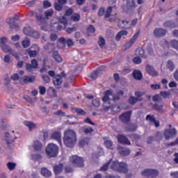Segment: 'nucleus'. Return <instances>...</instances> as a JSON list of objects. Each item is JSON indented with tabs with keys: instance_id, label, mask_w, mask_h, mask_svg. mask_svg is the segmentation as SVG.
Instances as JSON below:
<instances>
[{
	"instance_id": "obj_28",
	"label": "nucleus",
	"mask_w": 178,
	"mask_h": 178,
	"mask_svg": "<svg viewBox=\"0 0 178 178\" xmlns=\"http://www.w3.org/2000/svg\"><path fill=\"white\" fill-rule=\"evenodd\" d=\"M53 82L55 86H60L62 84V76L57 75L53 79Z\"/></svg>"
},
{
	"instance_id": "obj_55",
	"label": "nucleus",
	"mask_w": 178,
	"mask_h": 178,
	"mask_svg": "<svg viewBox=\"0 0 178 178\" xmlns=\"http://www.w3.org/2000/svg\"><path fill=\"white\" fill-rule=\"evenodd\" d=\"M97 77H98V72L97 71L93 72L90 76V78L91 79V80H95V79H97Z\"/></svg>"
},
{
	"instance_id": "obj_8",
	"label": "nucleus",
	"mask_w": 178,
	"mask_h": 178,
	"mask_svg": "<svg viewBox=\"0 0 178 178\" xmlns=\"http://www.w3.org/2000/svg\"><path fill=\"white\" fill-rule=\"evenodd\" d=\"M138 37H140V31L135 33L133 38L124 45V49H129V48H131V47H133V44L137 41Z\"/></svg>"
},
{
	"instance_id": "obj_53",
	"label": "nucleus",
	"mask_w": 178,
	"mask_h": 178,
	"mask_svg": "<svg viewBox=\"0 0 178 178\" xmlns=\"http://www.w3.org/2000/svg\"><path fill=\"white\" fill-rule=\"evenodd\" d=\"M54 6L56 10H58V12H60V10H62L63 8V6H61L58 2L55 3Z\"/></svg>"
},
{
	"instance_id": "obj_47",
	"label": "nucleus",
	"mask_w": 178,
	"mask_h": 178,
	"mask_svg": "<svg viewBox=\"0 0 178 178\" xmlns=\"http://www.w3.org/2000/svg\"><path fill=\"white\" fill-rule=\"evenodd\" d=\"M83 131L86 134H91V133H92V131H94V129L92 127H88L83 129Z\"/></svg>"
},
{
	"instance_id": "obj_35",
	"label": "nucleus",
	"mask_w": 178,
	"mask_h": 178,
	"mask_svg": "<svg viewBox=\"0 0 178 178\" xmlns=\"http://www.w3.org/2000/svg\"><path fill=\"white\" fill-rule=\"evenodd\" d=\"M68 24H70L64 23V24H63V26H62L60 24L58 25V24L56 23V24H54V26H56V31H62V30H63L64 27H67V26Z\"/></svg>"
},
{
	"instance_id": "obj_58",
	"label": "nucleus",
	"mask_w": 178,
	"mask_h": 178,
	"mask_svg": "<svg viewBox=\"0 0 178 178\" xmlns=\"http://www.w3.org/2000/svg\"><path fill=\"white\" fill-rule=\"evenodd\" d=\"M10 29H14V30H16V31H17V30H19V24L15 23L10 24Z\"/></svg>"
},
{
	"instance_id": "obj_49",
	"label": "nucleus",
	"mask_w": 178,
	"mask_h": 178,
	"mask_svg": "<svg viewBox=\"0 0 178 178\" xmlns=\"http://www.w3.org/2000/svg\"><path fill=\"white\" fill-rule=\"evenodd\" d=\"M35 17H36V20H38V22H42V20H44V19H45V18H44L42 15L37 13H35Z\"/></svg>"
},
{
	"instance_id": "obj_7",
	"label": "nucleus",
	"mask_w": 178,
	"mask_h": 178,
	"mask_svg": "<svg viewBox=\"0 0 178 178\" xmlns=\"http://www.w3.org/2000/svg\"><path fill=\"white\" fill-rule=\"evenodd\" d=\"M177 136V131L176 129H165L164 131V137L165 140H170L175 138Z\"/></svg>"
},
{
	"instance_id": "obj_57",
	"label": "nucleus",
	"mask_w": 178,
	"mask_h": 178,
	"mask_svg": "<svg viewBox=\"0 0 178 178\" xmlns=\"http://www.w3.org/2000/svg\"><path fill=\"white\" fill-rule=\"evenodd\" d=\"M153 107L154 108V109H156L157 111H159V112H161L162 108H163L162 105H159L158 104H154Z\"/></svg>"
},
{
	"instance_id": "obj_43",
	"label": "nucleus",
	"mask_w": 178,
	"mask_h": 178,
	"mask_svg": "<svg viewBox=\"0 0 178 178\" xmlns=\"http://www.w3.org/2000/svg\"><path fill=\"white\" fill-rule=\"evenodd\" d=\"M158 175H159L158 170L150 169V178L156 177Z\"/></svg>"
},
{
	"instance_id": "obj_31",
	"label": "nucleus",
	"mask_w": 178,
	"mask_h": 178,
	"mask_svg": "<svg viewBox=\"0 0 178 178\" xmlns=\"http://www.w3.org/2000/svg\"><path fill=\"white\" fill-rule=\"evenodd\" d=\"M5 136H6V143L7 144H9V141H15L17 138V136H15V139H13V137L10 136V134L9 132H6L5 133Z\"/></svg>"
},
{
	"instance_id": "obj_42",
	"label": "nucleus",
	"mask_w": 178,
	"mask_h": 178,
	"mask_svg": "<svg viewBox=\"0 0 178 178\" xmlns=\"http://www.w3.org/2000/svg\"><path fill=\"white\" fill-rule=\"evenodd\" d=\"M48 92L51 97H56V90L54 88L50 87L48 90Z\"/></svg>"
},
{
	"instance_id": "obj_14",
	"label": "nucleus",
	"mask_w": 178,
	"mask_h": 178,
	"mask_svg": "<svg viewBox=\"0 0 178 178\" xmlns=\"http://www.w3.org/2000/svg\"><path fill=\"white\" fill-rule=\"evenodd\" d=\"M51 138L58 141V143H59V144H62V134H60V132L54 131L51 134Z\"/></svg>"
},
{
	"instance_id": "obj_13",
	"label": "nucleus",
	"mask_w": 178,
	"mask_h": 178,
	"mask_svg": "<svg viewBox=\"0 0 178 178\" xmlns=\"http://www.w3.org/2000/svg\"><path fill=\"white\" fill-rule=\"evenodd\" d=\"M118 143H120V144H124L125 145H131L130 140H129V139L123 135H118Z\"/></svg>"
},
{
	"instance_id": "obj_62",
	"label": "nucleus",
	"mask_w": 178,
	"mask_h": 178,
	"mask_svg": "<svg viewBox=\"0 0 178 178\" xmlns=\"http://www.w3.org/2000/svg\"><path fill=\"white\" fill-rule=\"evenodd\" d=\"M31 37H33V38H40V33L35 31H32V35Z\"/></svg>"
},
{
	"instance_id": "obj_44",
	"label": "nucleus",
	"mask_w": 178,
	"mask_h": 178,
	"mask_svg": "<svg viewBox=\"0 0 178 178\" xmlns=\"http://www.w3.org/2000/svg\"><path fill=\"white\" fill-rule=\"evenodd\" d=\"M6 52H9L11 55H13V56H14L15 58V59H17V60H19L20 59V57H19L18 53L13 51L12 49H11L10 51H6Z\"/></svg>"
},
{
	"instance_id": "obj_50",
	"label": "nucleus",
	"mask_w": 178,
	"mask_h": 178,
	"mask_svg": "<svg viewBox=\"0 0 178 178\" xmlns=\"http://www.w3.org/2000/svg\"><path fill=\"white\" fill-rule=\"evenodd\" d=\"M76 30H77V29L75 26L72 28H66V32L67 33V34H72V33H74Z\"/></svg>"
},
{
	"instance_id": "obj_38",
	"label": "nucleus",
	"mask_w": 178,
	"mask_h": 178,
	"mask_svg": "<svg viewBox=\"0 0 178 178\" xmlns=\"http://www.w3.org/2000/svg\"><path fill=\"white\" fill-rule=\"evenodd\" d=\"M24 33L26 35H33V29L31 27H25L24 29Z\"/></svg>"
},
{
	"instance_id": "obj_23",
	"label": "nucleus",
	"mask_w": 178,
	"mask_h": 178,
	"mask_svg": "<svg viewBox=\"0 0 178 178\" xmlns=\"http://www.w3.org/2000/svg\"><path fill=\"white\" fill-rule=\"evenodd\" d=\"M135 55H136V56H139L140 58H143L144 59L147 58L143 48H138L135 52Z\"/></svg>"
},
{
	"instance_id": "obj_6",
	"label": "nucleus",
	"mask_w": 178,
	"mask_h": 178,
	"mask_svg": "<svg viewBox=\"0 0 178 178\" xmlns=\"http://www.w3.org/2000/svg\"><path fill=\"white\" fill-rule=\"evenodd\" d=\"M70 162L73 166H76L77 168H83L84 166V160L77 155L71 156L70 157Z\"/></svg>"
},
{
	"instance_id": "obj_60",
	"label": "nucleus",
	"mask_w": 178,
	"mask_h": 178,
	"mask_svg": "<svg viewBox=\"0 0 178 178\" xmlns=\"http://www.w3.org/2000/svg\"><path fill=\"white\" fill-rule=\"evenodd\" d=\"M75 111L77 115H86V111H84V110H83L82 108H76Z\"/></svg>"
},
{
	"instance_id": "obj_18",
	"label": "nucleus",
	"mask_w": 178,
	"mask_h": 178,
	"mask_svg": "<svg viewBox=\"0 0 178 178\" xmlns=\"http://www.w3.org/2000/svg\"><path fill=\"white\" fill-rule=\"evenodd\" d=\"M127 2V8L129 9V10H133V9H136V1L134 0H125Z\"/></svg>"
},
{
	"instance_id": "obj_48",
	"label": "nucleus",
	"mask_w": 178,
	"mask_h": 178,
	"mask_svg": "<svg viewBox=\"0 0 178 178\" xmlns=\"http://www.w3.org/2000/svg\"><path fill=\"white\" fill-rule=\"evenodd\" d=\"M41 155L40 154H32L31 155V159L33 161H41Z\"/></svg>"
},
{
	"instance_id": "obj_17",
	"label": "nucleus",
	"mask_w": 178,
	"mask_h": 178,
	"mask_svg": "<svg viewBox=\"0 0 178 178\" xmlns=\"http://www.w3.org/2000/svg\"><path fill=\"white\" fill-rule=\"evenodd\" d=\"M6 22V23H16L20 22V17L17 14H15L14 17L7 18Z\"/></svg>"
},
{
	"instance_id": "obj_20",
	"label": "nucleus",
	"mask_w": 178,
	"mask_h": 178,
	"mask_svg": "<svg viewBox=\"0 0 178 178\" xmlns=\"http://www.w3.org/2000/svg\"><path fill=\"white\" fill-rule=\"evenodd\" d=\"M40 173L42 176H44V177H51V176H52V172H51V171L47 168H42Z\"/></svg>"
},
{
	"instance_id": "obj_34",
	"label": "nucleus",
	"mask_w": 178,
	"mask_h": 178,
	"mask_svg": "<svg viewBox=\"0 0 178 178\" xmlns=\"http://www.w3.org/2000/svg\"><path fill=\"white\" fill-rule=\"evenodd\" d=\"M6 165H7L8 170H15V169L16 168V166H17V164L16 163H13V162H8L6 164Z\"/></svg>"
},
{
	"instance_id": "obj_61",
	"label": "nucleus",
	"mask_w": 178,
	"mask_h": 178,
	"mask_svg": "<svg viewBox=\"0 0 178 178\" xmlns=\"http://www.w3.org/2000/svg\"><path fill=\"white\" fill-rule=\"evenodd\" d=\"M133 62L136 65H140V63H141L142 60H141V58H140V57H135L133 59Z\"/></svg>"
},
{
	"instance_id": "obj_5",
	"label": "nucleus",
	"mask_w": 178,
	"mask_h": 178,
	"mask_svg": "<svg viewBox=\"0 0 178 178\" xmlns=\"http://www.w3.org/2000/svg\"><path fill=\"white\" fill-rule=\"evenodd\" d=\"M112 10H113V7L112 6H108L106 10V13H105V20H106L107 22H110L111 23L113 22H115V23H119V22H120V20L119 19V18H118V17L115 15H112Z\"/></svg>"
},
{
	"instance_id": "obj_29",
	"label": "nucleus",
	"mask_w": 178,
	"mask_h": 178,
	"mask_svg": "<svg viewBox=\"0 0 178 178\" xmlns=\"http://www.w3.org/2000/svg\"><path fill=\"white\" fill-rule=\"evenodd\" d=\"M133 76L136 80H141V79H143V73L138 70H134L133 72Z\"/></svg>"
},
{
	"instance_id": "obj_54",
	"label": "nucleus",
	"mask_w": 178,
	"mask_h": 178,
	"mask_svg": "<svg viewBox=\"0 0 178 178\" xmlns=\"http://www.w3.org/2000/svg\"><path fill=\"white\" fill-rule=\"evenodd\" d=\"M98 44L99 45V47H101V48H102L104 47V45H105V39H104V38H99V41H98Z\"/></svg>"
},
{
	"instance_id": "obj_19",
	"label": "nucleus",
	"mask_w": 178,
	"mask_h": 178,
	"mask_svg": "<svg viewBox=\"0 0 178 178\" xmlns=\"http://www.w3.org/2000/svg\"><path fill=\"white\" fill-rule=\"evenodd\" d=\"M33 47L34 48H36L37 50H28V54L31 58H35V56H37V54L40 51V48L38 47V46L34 45Z\"/></svg>"
},
{
	"instance_id": "obj_26",
	"label": "nucleus",
	"mask_w": 178,
	"mask_h": 178,
	"mask_svg": "<svg viewBox=\"0 0 178 178\" xmlns=\"http://www.w3.org/2000/svg\"><path fill=\"white\" fill-rule=\"evenodd\" d=\"M55 175H60L62 173V170H63V164L60 163L54 168Z\"/></svg>"
},
{
	"instance_id": "obj_36",
	"label": "nucleus",
	"mask_w": 178,
	"mask_h": 178,
	"mask_svg": "<svg viewBox=\"0 0 178 178\" xmlns=\"http://www.w3.org/2000/svg\"><path fill=\"white\" fill-rule=\"evenodd\" d=\"M44 15L46 19H49V17H52L54 16V10L49 9L44 12Z\"/></svg>"
},
{
	"instance_id": "obj_45",
	"label": "nucleus",
	"mask_w": 178,
	"mask_h": 178,
	"mask_svg": "<svg viewBox=\"0 0 178 178\" xmlns=\"http://www.w3.org/2000/svg\"><path fill=\"white\" fill-rule=\"evenodd\" d=\"M22 46L24 47V48H29V47H30V40L25 39L24 40H23Z\"/></svg>"
},
{
	"instance_id": "obj_39",
	"label": "nucleus",
	"mask_w": 178,
	"mask_h": 178,
	"mask_svg": "<svg viewBox=\"0 0 178 178\" xmlns=\"http://www.w3.org/2000/svg\"><path fill=\"white\" fill-rule=\"evenodd\" d=\"M111 162H112V159H110L109 162L106 163L102 167H101L100 171L101 172H106V170H108V168H109V165H110Z\"/></svg>"
},
{
	"instance_id": "obj_21",
	"label": "nucleus",
	"mask_w": 178,
	"mask_h": 178,
	"mask_svg": "<svg viewBox=\"0 0 178 178\" xmlns=\"http://www.w3.org/2000/svg\"><path fill=\"white\" fill-rule=\"evenodd\" d=\"M79 147L83 148V147H87L90 144V138H83L79 141Z\"/></svg>"
},
{
	"instance_id": "obj_4",
	"label": "nucleus",
	"mask_w": 178,
	"mask_h": 178,
	"mask_svg": "<svg viewBox=\"0 0 178 178\" xmlns=\"http://www.w3.org/2000/svg\"><path fill=\"white\" fill-rule=\"evenodd\" d=\"M111 95H112V91L111 90H107L104 93V96L102 98L103 101V108L105 111H109V108H111L112 104L111 103Z\"/></svg>"
},
{
	"instance_id": "obj_3",
	"label": "nucleus",
	"mask_w": 178,
	"mask_h": 178,
	"mask_svg": "<svg viewBox=\"0 0 178 178\" xmlns=\"http://www.w3.org/2000/svg\"><path fill=\"white\" fill-rule=\"evenodd\" d=\"M46 154L49 158H55L59 154V147L54 143H49L46 147Z\"/></svg>"
},
{
	"instance_id": "obj_22",
	"label": "nucleus",
	"mask_w": 178,
	"mask_h": 178,
	"mask_svg": "<svg viewBox=\"0 0 178 178\" xmlns=\"http://www.w3.org/2000/svg\"><path fill=\"white\" fill-rule=\"evenodd\" d=\"M166 69H168L170 72H173V70H175V69H176L175 63H173V61H172V60H168L167 61Z\"/></svg>"
},
{
	"instance_id": "obj_32",
	"label": "nucleus",
	"mask_w": 178,
	"mask_h": 178,
	"mask_svg": "<svg viewBox=\"0 0 178 178\" xmlns=\"http://www.w3.org/2000/svg\"><path fill=\"white\" fill-rule=\"evenodd\" d=\"M23 81L25 84L33 83V81H35V76H24Z\"/></svg>"
},
{
	"instance_id": "obj_41",
	"label": "nucleus",
	"mask_w": 178,
	"mask_h": 178,
	"mask_svg": "<svg viewBox=\"0 0 178 178\" xmlns=\"http://www.w3.org/2000/svg\"><path fill=\"white\" fill-rule=\"evenodd\" d=\"M118 27H121V29H125V30H127L129 29H130L131 27V26L130 25V24L129 23H121L118 24Z\"/></svg>"
},
{
	"instance_id": "obj_64",
	"label": "nucleus",
	"mask_w": 178,
	"mask_h": 178,
	"mask_svg": "<svg viewBox=\"0 0 178 178\" xmlns=\"http://www.w3.org/2000/svg\"><path fill=\"white\" fill-rule=\"evenodd\" d=\"M170 176L173 178H178V171L171 172Z\"/></svg>"
},
{
	"instance_id": "obj_24",
	"label": "nucleus",
	"mask_w": 178,
	"mask_h": 178,
	"mask_svg": "<svg viewBox=\"0 0 178 178\" xmlns=\"http://www.w3.org/2000/svg\"><path fill=\"white\" fill-rule=\"evenodd\" d=\"M54 59L57 62V63H60L63 60L62 59V56L59 54V52L55 51L53 52L52 55Z\"/></svg>"
},
{
	"instance_id": "obj_59",
	"label": "nucleus",
	"mask_w": 178,
	"mask_h": 178,
	"mask_svg": "<svg viewBox=\"0 0 178 178\" xmlns=\"http://www.w3.org/2000/svg\"><path fill=\"white\" fill-rule=\"evenodd\" d=\"M73 9L70 8L65 11V16H71V15H73Z\"/></svg>"
},
{
	"instance_id": "obj_30",
	"label": "nucleus",
	"mask_w": 178,
	"mask_h": 178,
	"mask_svg": "<svg viewBox=\"0 0 178 178\" xmlns=\"http://www.w3.org/2000/svg\"><path fill=\"white\" fill-rule=\"evenodd\" d=\"M66 45V39L65 38H61L58 40V47L60 49L65 48Z\"/></svg>"
},
{
	"instance_id": "obj_63",
	"label": "nucleus",
	"mask_w": 178,
	"mask_h": 178,
	"mask_svg": "<svg viewBox=\"0 0 178 178\" xmlns=\"http://www.w3.org/2000/svg\"><path fill=\"white\" fill-rule=\"evenodd\" d=\"M51 2L48 1H45L43 2V8H44V9H47V8H51Z\"/></svg>"
},
{
	"instance_id": "obj_46",
	"label": "nucleus",
	"mask_w": 178,
	"mask_h": 178,
	"mask_svg": "<svg viewBox=\"0 0 178 178\" xmlns=\"http://www.w3.org/2000/svg\"><path fill=\"white\" fill-rule=\"evenodd\" d=\"M129 101L131 105H134L137 101H140V99L136 98L135 97H131Z\"/></svg>"
},
{
	"instance_id": "obj_33",
	"label": "nucleus",
	"mask_w": 178,
	"mask_h": 178,
	"mask_svg": "<svg viewBox=\"0 0 178 178\" xmlns=\"http://www.w3.org/2000/svg\"><path fill=\"white\" fill-rule=\"evenodd\" d=\"M122 35H127V31H120L115 37L116 41H120V38H122Z\"/></svg>"
},
{
	"instance_id": "obj_12",
	"label": "nucleus",
	"mask_w": 178,
	"mask_h": 178,
	"mask_svg": "<svg viewBox=\"0 0 178 178\" xmlns=\"http://www.w3.org/2000/svg\"><path fill=\"white\" fill-rule=\"evenodd\" d=\"M166 30L162 28H156L154 31V35L158 38L165 37V35H166Z\"/></svg>"
},
{
	"instance_id": "obj_40",
	"label": "nucleus",
	"mask_w": 178,
	"mask_h": 178,
	"mask_svg": "<svg viewBox=\"0 0 178 178\" xmlns=\"http://www.w3.org/2000/svg\"><path fill=\"white\" fill-rule=\"evenodd\" d=\"M150 175H151V169H146L142 172V176H143L144 177L150 178Z\"/></svg>"
},
{
	"instance_id": "obj_1",
	"label": "nucleus",
	"mask_w": 178,
	"mask_h": 178,
	"mask_svg": "<svg viewBox=\"0 0 178 178\" xmlns=\"http://www.w3.org/2000/svg\"><path fill=\"white\" fill-rule=\"evenodd\" d=\"M63 143L68 148H73L77 143V135L74 130L68 129L64 132Z\"/></svg>"
},
{
	"instance_id": "obj_51",
	"label": "nucleus",
	"mask_w": 178,
	"mask_h": 178,
	"mask_svg": "<svg viewBox=\"0 0 178 178\" xmlns=\"http://www.w3.org/2000/svg\"><path fill=\"white\" fill-rule=\"evenodd\" d=\"M106 13V11H105V8H100L98 12V15L99 16H104V19H105V14Z\"/></svg>"
},
{
	"instance_id": "obj_16",
	"label": "nucleus",
	"mask_w": 178,
	"mask_h": 178,
	"mask_svg": "<svg viewBox=\"0 0 178 178\" xmlns=\"http://www.w3.org/2000/svg\"><path fill=\"white\" fill-rule=\"evenodd\" d=\"M118 150L119 153L122 156H127V155H130V149L127 147H119Z\"/></svg>"
},
{
	"instance_id": "obj_2",
	"label": "nucleus",
	"mask_w": 178,
	"mask_h": 178,
	"mask_svg": "<svg viewBox=\"0 0 178 178\" xmlns=\"http://www.w3.org/2000/svg\"><path fill=\"white\" fill-rule=\"evenodd\" d=\"M111 169L115 170V172H121L122 173H127V164L126 163L120 162L118 161H114L111 162Z\"/></svg>"
},
{
	"instance_id": "obj_9",
	"label": "nucleus",
	"mask_w": 178,
	"mask_h": 178,
	"mask_svg": "<svg viewBox=\"0 0 178 178\" xmlns=\"http://www.w3.org/2000/svg\"><path fill=\"white\" fill-rule=\"evenodd\" d=\"M0 47L4 51V52H10L12 49L6 45V42H8V39L6 38H2L1 40Z\"/></svg>"
},
{
	"instance_id": "obj_52",
	"label": "nucleus",
	"mask_w": 178,
	"mask_h": 178,
	"mask_svg": "<svg viewBox=\"0 0 178 178\" xmlns=\"http://www.w3.org/2000/svg\"><path fill=\"white\" fill-rule=\"evenodd\" d=\"M92 105H94V106L96 108H98V106L101 105V102L98 99H95L92 100Z\"/></svg>"
},
{
	"instance_id": "obj_15",
	"label": "nucleus",
	"mask_w": 178,
	"mask_h": 178,
	"mask_svg": "<svg viewBox=\"0 0 178 178\" xmlns=\"http://www.w3.org/2000/svg\"><path fill=\"white\" fill-rule=\"evenodd\" d=\"M24 126L28 127L29 131H33L34 129H37V124L31 122V121H25L24 122Z\"/></svg>"
},
{
	"instance_id": "obj_11",
	"label": "nucleus",
	"mask_w": 178,
	"mask_h": 178,
	"mask_svg": "<svg viewBox=\"0 0 178 178\" xmlns=\"http://www.w3.org/2000/svg\"><path fill=\"white\" fill-rule=\"evenodd\" d=\"M131 116V111H127L126 113H122L120 115V120L122 122V123H127V122H130V118Z\"/></svg>"
},
{
	"instance_id": "obj_25",
	"label": "nucleus",
	"mask_w": 178,
	"mask_h": 178,
	"mask_svg": "<svg viewBox=\"0 0 178 178\" xmlns=\"http://www.w3.org/2000/svg\"><path fill=\"white\" fill-rule=\"evenodd\" d=\"M104 144L107 149H115V145H113V142H112V140H104Z\"/></svg>"
},
{
	"instance_id": "obj_56",
	"label": "nucleus",
	"mask_w": 178,
	"mask_h": 178,
	"mask_svg": "<svg viewBox=\"0 0 178 178\" xmlns=\"http://www.w3.org/2000/svg\"><path fill=\"white\" fill-rule=\"evenodd\" d=\"M146 120H149V122L154 123L155 122V118H154V115H147L146 116Z\"/></svg>"
},
{
	"instance_id": "obj_27",
	"label": "nucleus",
	"mask_w": 178,
	"mask_h": 178,
	"mask_svg": "<svg viewBox=\"0 0 178 178\" xmlns=\"http://www.w3.org/2000/svg\"><path fill=\"white\" fill-rule=\"evenodd\" d=\"M33 148L35 151H40V149H41V148H42V143H41L38 140H35L33 144Z\"/></svg>"
},
{
	"instance_id": "obj_37",
	"label": "nucleus",
	"mask_w": 178,
	"mask_h": 178,
	"mask_svg": "<svg viewBox=\"0 0 178 178\" xmlns=\"http://www.w3.org/2000/svg\"><path fill=\"white\" fill-rule=\"evenodd\" d=\"M70 19L72 22H80V15L78 13L73 14Z\"/></svg>"
},
{
	"instance_id": "obj_10",
	"label": "nucleus",
	"mask_w": 178,
	"mask_h": 178,
	"mask_svg": "<svg viewBox=\"0 0 178 178\" xmlns=\"http://www.w3.org/2000/svg\"><path fill=\"white\" fill-rule=\"evenodd\" d=\"M146 72L149 74L150 76H152L153 77H156L158 76V71L154 68V67L149 64L146 65Z\"/></svg>"
}]
</instances>
